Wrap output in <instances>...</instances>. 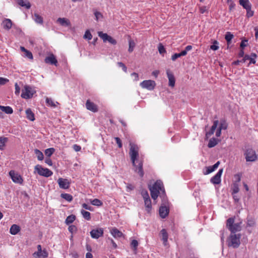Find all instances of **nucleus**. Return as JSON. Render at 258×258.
Returning <instances> with one entry per match:
<instances>
[{"label":"nucleus","instance_id":"c756f323","mask_svg":"<svg viewBox=\"0 0 258 258\" xmlns=\"http://www.w3.org/2000/svg\"><path fill=\"white\" fill-rule=\"evenodd\" d=\"M145 205L146 207V211L148 212V213L150 212V211L151 210L152 208V205H151V201L150 199H146L144 200Z\"/></svg>","mask_w":258,"mask_h":258},{"label":"nucleus","instance_id":"aec40b11","mask_svg":"<svg viewBox=\"0 0 258 258\" xmlns=\"http://www.w3.org/2000/svg\"><path fill=\"white\" fill-rule=\"evenodd\" d=\"M160 234L162 236V240L163 242V244L166 245L168 238V235L165 229H163L160 231Z\"/></svg>","mask_w":258,"mask_h":258},{"label":"nucleus","instance_id":"c03bdc74","mask_svg":"<svg viewBox=\"0 0 258 258\" xmlns=\"http://www.w3.org/2000/svg\"><path fill=\"white\" fill-rule=\"evenodd\" d=\"M91 203L92 205L94 206H101L102 205L103 203L102 202L97 199H95L91 201Z\"/></svg>","mask_w":258,"mask_h":258},{"label":"nucleus","instance_id":"f704fd0d","mask_svg":"<svg viewBox=\"0 0 258 258\" xmlns=\"http://www.w3.org/2000/svg\"><path fill=\"white\" fill-rule=\"evenodd\" d=\"M139 243L137 240L134 239L132 241L131 243V247L133 248L135 253H136L137 250V247L138 246Z\"/></svg>","mask_w":258,"mask_h":258},{"label":"nucleus","instance_id":"39448f33","mask_svg":"<svg viewBox=\"0 0 258 258\" xmlns=\"http://www.w3.org/2000/svg\"><path fill=\"white\" fill-rule=\"evenodd\" d=\"M244 155L247 162H254L257 159L255 151L251 148L246 149Z\"/></svg>","mask_w":258,"mask_h":258},{"label":"nucleus","instance_id":"8fccbe9b","mask_svg":"<svg viewBox=\"0 0 258 258\" xmlns=\"http://www.w3.org/2000/svg\"><path fill=\"white\" fill-rule=\"evenodd\" d=\"M246 17L247 18H250L253 15L254 12L251 10V8H249L246 10Z\"/></svg>","mask_w":258,"mask_h":258},{"label":"nucleus","instance_id":"f3484780","mask_svg":"<svg viewBox=\"0 0 258 258\" xmlns=\"http://www.w3.org/2000/svg\"><path fill=\"white\" fill-rule=\"evenodd\" d=\"M167 76L169 80V86L172 87L175 86V78L173 74L169 70L166 72Z\"/></svg>","mask_w":258,"mask_h":258},{"label":"nucleus","instance_id":"6e6552de","mask_svg":"<svg viewBox=\"0 0 258 258\" xmlns=\"http://www.w3.org/2000/svg\"><path fill=\"white\" fill-rule=\"evenodd\" d=\"M98 36L103 40L104 42H108L113 45H115L117 43L116 40L107 34L104 33L102 32H98Z\"/></svg>","mask_w":258,"mask_h":258},{"label":"nucleus","instance_id":"a18cd8bd","mask_svg":"<svg viewBox=\"0 0 258 258\" xmlns=\"http://www.w3.org/2000/svg\"><path fill=\"white\" fill-rule=\"evenodd\" d=\"M83 38L84 39H88L89 40H91L92 38V35L91 34V33L89 31V30H87L85 32V34H84V35L83 36Z\"/></svg>","mask_w":258,"mask_h":258},{"label":"nucleus","instance_id":"338daca9","mask_svg":"<svg viewBox=\"0 0 258 258\" xmlns=\"http://www.w3.org/2000/svg\"><path fill=\"white\" fill-rule=\"evenodd\" d=\"M15 94L16 95H18L20 92V88L19 87L17 83L15 84Z\"/></svg>","mask_w":258,"mask_h":258},{"label":"nucleus","instance_id":"a211bd4d","mask_svg":"<svg viewBox=\"0 0 258 258\" xmlns=\"http://www.w3.org/2000/svg\"><path fill=\"white\" fill-rule=\"evenodd\" d=\"M169 213V209L166 206H161L159 209V215L162 218H165Z\"/></svg>","mask_w":258,"mask_h":258},{"label":"nucleus","instance_id":"473e14b6","mask_svg":"<svg viewBox=\"0 0 258 258\" xmlns=\"http://www.w3.org/2000/svg\"><path fill=\"white\" fill-rule=\"evenodd\" d=\"M75 219H76V217L75 215H70L68 217H67V218H66L65 223H66V224L69 225V224L72 223L75 220Z\"/></svg>","mask_w":258,"mask_h":258},{"label":"nucleus","instance_id":"4be33fe9","mask_svg":"<svg viewBox=\"0 0 258 258\" xmlns=\"http://www.w3.org/2000/svg\"><path fill=\"white\" fill-rule=\"evenodd\" d=\"M239 4L245 10L251 8V4L249 0H239Z\"/></svg>","mask_w":258,"mask_h":258},{"label":"nucleus","instance_id":"5701e85b","mask_svg":"<svg viewBox=\"0 0 258 258\" xmlns=\"http://www.w3.org/2000/svg\"><path fill=\"white\" fill-rule=\"evenodd\" d=\"M20 231V227L16 224L12 225L10 229V232L12 235L17 234Z\"/></svg>","mask_w":258,"mask_h":258},{"label":"nucleus","instance_id":"774afa93","mask_svg":"<svg viewBox=\"0 0 258 258\" xmlns=\"http://www.w3.org/2000/svg\"><path fill=\"white\" fill-rule=\"evenodd\" d=\"M94 15H95V16L96 17V20L97 21L98 20V19H99V18L100 17H102V15L101 14V13L99 12H95L94 13Z\"/></svg>","mask_w":258,"mask_h":258},{"label":"nucleus","instance_id":"4c0bfd02","mask_svg":"<svg viewBox=\"0 0 258 258\" xmlns=\"http://www.w3.org/2000/svg\"><path fill=\"white\" fill-rule=\"evenodd\" d=\"M81 214L83 215V217L87 220H89L91 219V214L90 212L86 211L84 210H81Z\"/></svg>","mask_w":258,"mask_h":258},{"label":"nucleus","instance_id":"b1692460","mask_svg":"<svg viewBox=\"0 0 258 258\" xmlns=\"http://www.w3.org/2000/svg\"><path fill=\"white\" fill-rule=\"evenodd\" d=\"M3 24L4 25V28L7 30L10 29L12 26V22L9 19H5L3 21Z\"/></svg>","mask_w":258,"mask_h":258},{"label":"nucleus","instance_id":"423d86ee","mask_svg":"<svg viewBox=\"0 0 258 258\" xmlns=\"http://www.w3.org/2000/svg\"><path fill=\"white\" fill-rule=\"evenodd\" d=\"M35 171H37L38 174L41 176H43L46 177L51 176L53 172L47 168H44L39 165H37L35 166Z\"/></svg>","mask_w":258,"mask_h":258},{"label":"nucleus","instance_id":"ea45409f","mask_svg":"<svg viewBox=\"0 0 258 258\" xmlns=\"http://www.w3.org/2000/svg\"><path fill=\"white\" fill-rule=\"evenodd\" d=\"M61 197L68 202H71L73 200V197L69 194H61Z\"/></svg>","mask_w":258,"mask_h":258},{"label":"nucleus","instance_id":"dca6fc26","mask_svg":"<svg viewBox=\"0 0 258 258\" xmlns=\"http://www.w3.org/2000/svg\"><path fill=\"white\" fill-rule=\"evenodd\" d=\"M219 123V122L218 120H216L213 121V124L212 126L210 131L207 132L206 134V138H209L211 136L214 134L216 129L217 128Z\"/></svg>","mask_w":258,"mask_h":258},{"label":"nucleus","instance_id":"f8f14e48","mask_svg":"<svg viewBox=\"0 0 258 258\" xmlns=\"http://www.w3.org/2000/svg\"><path fill=\"white\" fill-rule=\"evenodd\" d=\"M103 234V230L102 228H98L93 229L90 232V235L93 238L98 239Z\"/></svg>","mask_w":258,"mask_h":258},{"label":"nucleus","instance_id":"393cba45","mask_svg":"<svg viewBox=\"0 0 258 258\" xmlns=\"http://www.w3.org/2000/svg\"><path fill=\"white\" fill-rule=\"evenodd\" d=\"M26 117L31 121L35 120L34 114L30 108H28L26 110Z\"/></svg>","mask_w":258,"mask_h":258},{"label":"nucleus","instance_id":"3c124183","mask_svg":"<svg viewBox=\"0 0 258 258\" xmlns=\"http://www.w3.org/2000/svg\"><path fill=\"white\" fill-rule=\"evenodd\" d=\"M218 44V42H217V41H214L213 44L211 46L210 48L213 50H218L219 48V46L217 45Z\"/></svg>","mask_w":258,"mask_h":258},{"label":"nucleus","instance_id":"680f3d73","mask_svg":"<svg viewBox=\"0 0 258 258\" xmlns=\"http://www.w3.org/2000/svg\"><path fill=\"white\" fill-rule=\"evenodd\" d=\"M181 57V55L179 53H174L173 55L171 56V59L173 61H175L177 58Z\"/></svg>","mask_w":258,"mask_h":258},{"label":"nucleus","instance_id":"6ab92c4d","mask_svg":"<svg viewBox=\"0 0 258 258\" xmlns=\"http://www.w3.org/2000/svg\"><path fill=\"white\" fill-rule=\"evenodd\" d=\"M58 22L60 25L62 26H71L70 21L67 18H59L57 20Z\"/></svg>","mask_w":258,"mask_h":258},{"label":"nucleus","instance_id":"6e6d98bb","mask_svg":"<svg viewBox=\"0 0 258 258\" xmlns=\"http://www.w3.org/2000/svg\"><path fill=\"white\" fill-rule=\"evenodd\" d=\"M25 56L31 59H33L32 53L28 50L25 52Z\"/></svg>","mask_w":258,"mask_h":258},{"label":"nucleus","instance_id":"bb28decb","mask_svg":"<svg viewBox=\"0 0 258 258\" xmlns=\"http://www.w3.org/2000/svg\"><path fill=\"white\" fill-rule=\"evenodd\" d=\"M219 141L218 139L212 138L209 140L208 147L210 148H213L218 144Z\"/></svg>","mask_w":258,"mask_h":258},{"label":"nucleus","instance_id":"c9c22d12","mask_svg":"<svg viewBox=\"0 0 258 258\" xmlns=\"http://www.w3.org/2000/svg\"><path fill=\"white\" fill-rule=\"evenodd\" d=\"M37 251L35 252L33 255L35 258L40 257V252H42V248L41 245L39 244L37 245Z\"/></svg>","mask_w":258,"mask_h":258},{"label":"nucleus","instance_id":"de8ad7c7","mask_svg":"<svg viewBox=\"0 0 258 258\" xmlns=\"http://www.w3.org/2000/svg\"><path fill=\"white\" fill-rule=\"evenodd\" d=\"M141 194L144 200L150 198L148 192L146 190H143Z\"/></svg>","mask_w":258,"mask_h":258},{"label":"nucleus","instance_id":"69168bd1","mask_svg":"<svg viewBox=\"0 0 258 258\" xmlns=\"http://www.w3.org/2000/svg\"><path fill=\"white\" fill-rule=\"evenodd\" d=\"M234 178L235 179V182L236 183L239 182L241 180V176L239 174H235L234 175Z\"/></svg>","mask_w":258,"mask_h":258},{"label":"nucleus","instance_id":"58836bf2","mask_svg":"<svg viewBox=\"0 0 258 258\" xmlns=\"http://www.w3.org/2000/svg\"><path fill=\"white\" fill-rule=\"evenodd\" d=\"M129 47L128 51L129 52H132L134 50L136 44L133 40L130 39L128 41Z\"/></svg>","mask_w":258,"mask_h":258},{"label":"nucleus","instance_id":"09e8293b","mask_svg":"<svg viewBox=\"0 0 258 258\" xmlns=\"http://www.w3.org/2000/svg\"><path fill=\"white\" fill-rule=\"evenodd\" d=\"M158 51L160 54H163L166 52L164 46L161 43H160L159 45Z\"/></svg>","mask_w":258,"mask_h":258},{"label":"nucleus","instance_id":"13d9d810","mask_svg":"<svg viewBox=\"0 0 258 258\" xmlns=\"http://www.w3.org/2000/svg\"><path fill=\"white\" fill-rule=\"evenodd\" d=\"M114 139H115V140L116 141V144L118 145V147L119 148H121L122 147V145L121 141L120 139V138L118 137H115Z\"/></svg>","mask_w":258,"mask_h":258},{"label":"nucleus","instance_id":"a878e982","mask_svg":"<svg viewBox=\"0 0 258 258\" xmlns=\"http://www.w3.org/2000/svg\"><path fill=\"white\" fill-rule=\"evenodd\" d=\"M33 19L36 23L42 24L43 23V18L37 13H34Z\"/></svg>","mask_w":258,"mask_h":258},{"label":"nucleus","instance_id":"4468645a","mask_svg":"<svg viewBox=\"0 0 258 258\" xmlns=\"http://www.w3.org/2000/svg\"><path fill=\"white\" fill-rule=\"evenodd\" d=\"M44 61L46 63L53 64L57 66V60L53 54H50L49 56L46 57Z\"/></svg>","mask_w":258,"mask_h":258},{"label":"nucleus","instance_id":"5fc2aeb1","mask_svg":"<svg viewBox=\"0 0 258 258\" xmlns=\"http://www.w3.org/2000/svg\"><path fill=\"white\" fill-rule=\"evenodd\" d=\"M207 169L206 172L204 173V174H208L211 173V172H213L215 170L213 168V167L211 166H208L206 167Z\"/></svg>","mask_w":258,"mask_h":258},{"label":"nucleus","instance_id":"603ef678","mask_svg":"<svg viewBox=\"0 0 258 258\" xmlns=\"http://www.w3.org/2000/svg\"><path fill=\"white\" fill-rule=\"evenodd\" d=\"M48 253L45 249L42 250V252H40V257L46 258L48 256Z\"/></svg>","mask_w":258,"mask_h":258},{"label":"nucleus","instance_id":"9b49d317","mask_svg":"<svg viewBox=\"0 0 258 258\" xmlns=\"http://www.w3.org/2000/svg\"><path fill=\"white\" fill-rule=\"evenodd\" d=\"M223 169H220L218 172L211 178V182L214 184H218L221 182V176L222 174Z\"/></svg>","mask_w":258,"mask_h":258},{"label":"nucleus","instance_id":"0eeeda50","mask_svg":"<svg viewBox=\"0 0 258 258\" xmlns=\"http://www.w3.org/2000/svg\"><path fill=\"white\" fill-rule=\"evenodd\" d=\"M35 91L32 87L25 86L22 90L21 97L24 99H29L32 97L33 94L35 93Z\"/></svg>","mask_w":258,"mask_h":258},{"label":"nucleus","instance_id":"0e129e2a","mask_svg":"<svg viewBox=\"0 0 258 258\" xmlns=\"http://www.w3.org/2000/svg\"><path fill=\"white\" fill-rule=\"evenodd\" d=\"M82 207H83V208H84V209H85L86 210H89V211H92V207H91L90 206H89L87 204L84 203L82 205Z\"/></svg>","mask_w":258,"mask_h":258},{"label":"nucleus","instance_id":"f03ea898","mask_svg":"<svg viewBox=\"0 0 258 258\" xmlns=\"http://www.w3.org/2000/svg\"><path fill=\"white\" fill-rule=\"evenodd\" d=\"M163 187V183L160 180H157L152 186L149 187L151 196L153 200H155L158 198L159 191L162 190Z\"/></svg>","mask_w":258,"mask_h":258},{"label":"nucleus","instance_id":"a19ab883","mask_svg":"<svg viewBox=\"0 0 258 258\" xmlns=\"http://www.w3.org/2000/svg\"><path fill=\"white\" fill-rule=\"evenodd\" d=\"M232 195L235 194L239 191V186H238V184L237 183L234 182L233 183V185L232 186Z\"/></svg>","mask_w":258,"mask_h":258},{"label":"nucleus","instance_id":"1a4fd4ad","mask_svg":"<svg viewBox=\"0 0 258 258\" xmlns=\"http://www.w3.org/2000/svg\"><path fill=\"white\" fill-rule=\"evenodd\" d=\"M140 86L142 88L148 90H153L156 86V83L154 81L151 80H145L140 83Z\"/></svg>","mask_w":258,"mask_h":258},{"label":"nucleus","instance_id":"4d7b16f0","mask_svg":"<svg viewBox=\"0 0 258 258\" xmlns=\"http://www.w3.org/2000/svg\"><path fill=\"white\" fill-rule=\"evenodd\" d=\"M107 242H110L111 244H112V246L114 248H117V244H116V243L114 241V240L112 238H108Z\"/></svg>","mask_w":258,"mask_h":258},{"label":"nucleus","instance_id":"c85d7f7f","mask_svg":"<svg viewBox=\"0 0 258 258\" xmlns=\"http://www.w3.org/2000/svg\"><path fill=\"white\" fill-rule=\"evenodd\" d=\"M18 4L21 7H25L27 9H29L31 7V4L29 2H24L23 0H18Z\"/></svg>","mask_w":258,"mask_h":258},{"label":"nucleus","instance_id":"49530a36","mask_svg":"<svg viewBox=\"0 0 258 258\" xmlns=\"http://www.w3.org/2000/svg\"><path fill=\"white\" fill-rule=\"evenodd\" d=\"M69 231L73 234V233H75L77 231V228L76 226L72 225L69 227Z\"/></svg>","mask_w":258,"mask_h":258},{"label":"nucleus","instance_id":"412c9836","mask_svg":"<svg viewBox=\"0 0 258 258\" xmlns=\"http://www.w3.org/2000/svg\"><path fill=\"white\" fill-rule=\"evenodd\" d=\"M110 232L114 238H120L123 236V233L116 228H113Z\"/></svg>","mask_w":258,"mask_h":258},{"label":"nucleus","instance_id":"f257e3e1","mask_svg":"<svg viewBox=\"0 0 258 258\" xmlns=\"http://www.w3.org/2000/svg\"><path fill=\"white\" fill-rule=\"evenodd\" d=\"M130 149L129 154L131 157L133 166L136 168L135 171L139 174V175L142 177L144 176V172L143 169V162L142 161H139L138 165L136 164V161L137 162H138L137 158L139 157V150L138 147L132 144H130Z\"/></svg>","mask_w":258,"mask_h":258},{"label":"nucleus","instance_id":"e2e57ef3","mask_svg":"<svg viewBox=\"0 0 258 258\" xmlns=\"http://www.w3.org/2000/svg\"><path fill=\"white\" fill-rule=\"evenodd\" d=\"M9 82V80L6 78L0 77V85H5Z\"/></svg>","mask_w":258,"mask_h":258},{"label":"nucleus","instance_id":"9d476101","mask_svg":"<svg viewBox=\"0 0 258 258\" xmlns=\"http://www.w3.org/2000/svg\"><path fill=\"white\" fill-rule=\"evenodd\" d=\"M9 175L12 178L13 182L18 183H22L23 182V179L20 175L18 174L17 173L15 172L14 170H11L9 172Z\"/></svg>","mask_w":258,"mask_h":258},{"label":"nucleus","instance_id":"79ce46f5","mask_svg":"<svg viewBox=\"0 0 258 258\" xmlns=\"http://www.w3.org/2000/svg\"><path fill=\"white\" fill-rule=\"evenodd\" d=\"M46 103L48 105L51 107H55L56 106L55 103L50 98L46 97Z\"/></svg>","mask_w":258,"mask_h":258},{"label":"nucleus","instance_id":"052dcab7","mask_svg":"<svg viewBox=\"0 0 258 258\" xmlns=\"http://www.w3.org/2000/svg\"><path fill=\"white\" fill-rule=\"evenodd\" d=\"M247 225L248 226L251 227L254 225V221L251 219H247Z\"/></svg>","mask_w":258,"mask_h":258},{"label":"nucleus","instance_id":"ddd939ff","mask_svg":"<svg viewBox=\"0 0 258 258\" xmlns=\"http://www.w3.org/2000/svg\"><path fill=\"white\" fill-rule=\"evenodd\" d=\"M57 182L61 188L68 189L70 187V182L67 179L59 178Z\"/></svg>","mask_w":258,"mask_h":258},{"label":"nucleus","instance_id":"cd10ccee","mask_svg":"<svg viewBox=\"0 0 258 258\" xmlns=\"http://www.w3.org/2000/svg\"><path fill=\"white\" fill-rule=\"evenodd\" d=\"M0 109L2 111L7 114H12L13 112V110L10 106H4L1 105Z\"/></svg>","mask_w":258,"mask_h":258},{"label":"nucleus","instance_id":"72a5a7b5","mask_svg":"<svg viewBox=\"0 0 258 258\" xmlns=\"http://www.w3.org/2000/svg\"><path fill=\"white\" fill-rule=\"evenodd\" d=\"M228 126V124L225 119H221L220 121V124L218 128L221 130H226Z\"/></svg>","mask_w":258,"mask_h":258},{"label":"nucleus","instance_id":"2f4dec72","mask_svg":"<svg viewBox=\"0 0 258 258\" xmlns=\"http://www.w3.org/2000/svg\"><path fill=\"white\" fill-rule=\"evenodd\" d=\"M34 153L35 155H36L37 159L38 160H42L44 158V156L42 152H41L38 149H35L34 150Z\"/></svg>","mask_w":258,"mask_h":258},{"label":"nucleus","instance_id":"7ed1b4c3","mask_svg":"<svg viewBox=\"0 0 258 258\" xmlns=\"http://www.w3.org/2000/svg\"><path fill=\"white\" fill-rule=\"evenodd\" d=\"M241 222L234 223V218H229L227 220L226 227L231 231V234H235L241 230Z\"/></svg>","mask_w":258,"mask_h":258},{"label":"nucleus","instance_id":"864d4df0","mask_svg":"<svg viewBox=\"0 0 258 258\" xmlns=\"http://www.w3.org/2000/svg\"><path fill=\"white\" fill-rule=\"evenodd\" d=\"M117 65L118 66V67L121 68L124 72H127V68L126 67V66H125V64L123 63H122L121 62H118Z\"/></svg>","mask_w":258,"mask_h":258},{"label":"nucleus","instance_id":"e433bc0d","mask_svg":"<svg viewBox=\"0 0 258 258\" xmlns=\"http://www.w3.org/2000/svg\"><path fill=\"white\" fill-rule=\"evenodd\" d=\"M8 139L6 137H0V150H3L5 143L8 141Z\"/></svg>","mask_w":258,"mask_h":258},{"label":"nucleus","instance_id":"37998d69","mask_svg":"<svg viewBox=\"0 0 258 258\" xmlns=\"http://www.w3.org/2000/svg\"><path fill=\"white\" fill-rule=\"evenodd\" d=\"M55 149L53 148H48L45 150V154L47 157H50L54 152Z\"/></svg>","mask_w":258,"mask_h":258},{"label":"nucleus","instance_id":"7c9ffc66","mask_svg":"<svg viewBox=\"0 0 258 258\" xmlns=\"http://www.w3.org/2000/svg\"><path fill=\"white\" fill-rule=\"evenodd\" d=\"M234 36L230 32H227L225 36V38L227 41V44L229 45L231 43V40L233 38Z\"/></svg>","mask_w":258,"mask_h":258},{"label":"nucleus","instance_id":"20e7f679","mask_svg":"<svg viewBox=\"0 0 258 258\" xmlns=\"http://www.w3.org/2000/svg\"><path fill=\"white\" fill-rule=\"evenodd\" d=\"M240 237L241 235L240 234H231L229 238L228 246L233 248L238 247L240 244Z\"/></svg>","mask_w":258,"mask_h":258},{"label":"nucleus","instance_id":"2eb2a0df","mask_svg":"<svg viewBox=\"0 0 258 258\" xmlns=\"http://www.w3.org/2000/svg\"><path fill=\"white\" fill-rule=\"evenodd\" d=\"M86 107L87 109L93 112H96L98 111V107L93 102H91L89 100H88L86 103Z\"/></svg>","mask_w":258,"mask_h":258},{"label":"nucleus","instance_id":"bf43d9fd","mask_svg":"<svg viewBox=\"0 0 258 258\" xmlns=\"http://www.w3.org/2000/svg\"><path fill=\"white\" fill-rule=\"evenodd\" d=\"M126 191L129 192L135 188V186L132 184H127L126 185Z\"/></svg>","mask_w":258,"mask_h":258}]
</instances>
